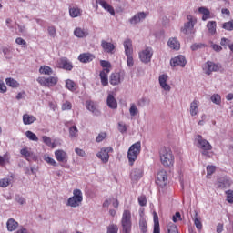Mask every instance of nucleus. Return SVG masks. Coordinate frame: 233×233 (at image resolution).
I'll return each instance as SVG.
<instances>
[{
    "instance_id": "obj_1",
    "label": "nucleus",
    "mask_w": 233,
    "mask_h": 233,
    "mask_svg": "<svg viewBox=\"0 0 233 233\" xmlns=\"http://www.w3.org/2000/svg\"><path fill=\"white\" fill-rule=\"evenodd\" d=\"M159 158L161 165L166 168H172L174 167V163L176 162V158L174 157V153H172V149L170 147H163L159 151Z\"/></svg>"
},
{
    "instance_id": "obj_2",
    "label": "nucleus",
    "mask_w": 233,
    "mask_h": 233,
    "mask_svg": "<svg viewBox=\"0 0 233 233\" xmlns=\"http://www.w3.org/2000/svg\"><path fill=\"white\" fill-rule=\"evenodd\" d=\"M195 143L198 148H200L202 156L205 157H211L210 150H212V145L207 139L203 138V136L197 135Z\"/></svg>"
},
{
    "instance_id": "obj_3",
    "label": "nucleus",
    "mask_w": 233,
    "mask_h": 233,
    "mask_svg": "<svg viewBox=\"0 0 233 233\" xmlns=\"http://www.w3.org/2000/svg\"><path fill=\"white\" fill-rule=\"evenodd\" d=\"M120 225L122 227V233H132V211L130 209L123 211Z\"/></svg>"
},
{
    "instance_id": "obj_4",
    "label": "nucleus",
    "mask_w": 233,
    "mask_h": 233,
    "mask_svg": "<svg viewBox=\"0 0 233 233\" xmlns=\"http://www.w3.org/2000/svg\"><path fill=\"white\" fill-rule=\"evenodd\" d=\"M139 154H141V142L138 141L133 144L127 152V159L131 167L136 163V159H137V156H139Z\"/></svg>"
},
{
    "instance_id": "obj_5",
    "label": "nucleus",
    "mask_w": 233,
    "mask_h": 233,
    "mask_svg": "<svg viewBox=\"0 0 233 233\" xmlns=\"http://www.w3.org/2000/svg\"><path fill=\"white\" fill-rule=\"evenodd\" d=\"M83 203V192L80 189H74L73 197H70L67 200V207L76 208L81 206Z\"/></svg>"
},
{
    "instance_id": "obj_6",
    "label": "nucleus",
    "mask_w": 233,
    "mask_h": 233,
    "mask_svg": "<svg viewBox=\"0 0 233 233\" xmlns=\"http://www.w3.org/2000/svg\"><path fill=\"white\" fill-rule=\"evenodd\" d=\"M36 81H37V83H39V85H41V86L52 88V87L56 86V85H57V83H59V77H57V76H48V77L39 76L36 79Z\"/></svg>"
},
{
    "instance_id": "obj_7",
    "label": "nucleus",
    "mask_w": 233,
    "mask_h": 233,
    "mask_svg": "<svg viewBox=\"0 0 233 233\" xmlns=\"http://www.w3.org/2000/svg\"><path fill=\"white\" fill-rule=\"evenodd\" d=\"M124 48H125V54L127 56V66H134V57L132 56V54L134 53V49L132 48V40L126 39L124 41Z\"/></svg>"
},
{
    "instance_id": "obj_8",
    "label": "nucleus",
    "mask_w": 233,
    "mask_h": 233,
    "mask_svg": "<svg viewBox=\"0 0 233 233\" xmlns=\"http://www.w3.org/2000/svg\"><path fill=\"white\" fill-rule=\"evenodd\" d=\"M187 22L184 24V27L181 28V32L187 35L194 32V25L198 23V20L191 15H187Z\"/></svg>"
},
{
    "instance_id": "obj_9",
    "label": "nucleus",
    "mask_w": 233,
    "mask_h": 233,
    "mask_svg": "<svg viewBox=\"0 0 233 233\" xmlns=\"http://www.w3.org/2000/svg\"><path fill=\"white\" fill-rule=\"evenodd\" d=\"M125 81V72L120 71L118 73H112L109 76V83L113 86H117L121 85V82Z\"/></svg>"
},
{
    "instance_id": "obj_10",
    "label": "nucleus",
    "mask_w": 233,
    "mask_h": 233,
    "mask_svg": "<svg viewBox=\"0 0 233 233\" xmlns=\"http://www.w3.org/2000/svg\"><path fill=\"white\" fill-rule=\"evenodd\" d=\"M112 152H114L112 147H104L96 154V157L98 159H101L102 163H108Z\"/></svg>"
},
{
    "instance_id": "obj_11",
    "label": "nucleus",
    "mask_w": 233,
    "mask_h": 233,
    "mask_svg": "<svg viewBox=\"0 0 233 233\" xmlns=\"http://www.w3.org/2000/svg\"><path fill=\"white\" fill-rule=\"evenodd\" d=\"M221 68V66L219 64H216L211 61H208L205 63L203 66V70L207 76H210L212 72H219V69Z\"/></svg>"
},
{
    "instance_id": "obj_12",
    "label": "nucleus",
    "mask_w": 233,
    "mask_h": 233,
    "mask_svg": "<svg viewBox=\"0 0 233 233\" xmlns=\"http://www.w3.org/2000/svg\"><path fill=\"white\" fill-rule=\"evenodd\" d=\"M168 184V174L165 170H160L157 175V185L160 188H165Z\"/></svg>"
},
{
    "instance_id": "obj_13",
    "label": "nucleus",
    "mask_w": 233,
    "mask_h": 233,
    "mask_svg": "<svg viewBox=\"0 0 233 233\" xmlns=\"http://www.w3.org/2000/svg\"><path fill=\"white\" fill-rule=\"evenodd\" d=\"M152 56H154L152 47H147L145 50H142L139 53V59L142 61V63H150L152 60Z\"/></svg>"
},
{
    "instance_id": "obj_14",
    "label": "nucleus",
    "mask_w": 233,
    "mask_h": 233,
    "mask_svg": "<svg viewBox=\"0 0 233 233\" xmlns=\"http://www.w3.org/2000/svg\"><path fill=\"white\" fill-rule=\"evenodd\" d=\"M57 67L62 68L63 70L70 71L72 68H74V66L72 65V62L68 61V58L64 57L58 60Z\"/></svg>"
},
{
    "instance_id": "obj_15",
    "label": "nucleus",
    "mask_w": 233,
    "mask_h": 233,
    "mask_svg": "<svg viewBox=\"0 0 233 233\" xmlns=\"http://www.w3.org/2000/svg\"><path fill=\"white\" fill-rule=\"evenodd\" d=\"M55 157L58 163H67L68 162V154L65 150L57 149L55 151Z\"/></svg>"
},
{
    "instance_id": "obj_16",
    "label": "nucleus",
    "mask_w": 233,
    "mask_h": 233,
    "mask_svg": "<svg viewBox=\"0 0 233 233\" xmlns=\"http://www.w3.org/2000/svg\"><path fill=\"white\" fill-rule=\"evenodd\" d=\"M170 65L171 66H181L183 68L187 65V59L183 56H177L170 60Z\"/></svg>"
},
{
    "instance_id": "obj_17",
    "label": "nucleus",
    "mask_w": 233,
    "mask_h": 233,
    "mask_svg": "<svg viewBox=\"0 0 233 233\" xmlns=\"http://www.w3.org/2000/svg\"><path fill=\"white\" fill-rule=\"evenodd\" d=\"M96 59V56L92 53H82L78 56L80 63H90Z\"/></svg>"
},
{
    "instance_id": "obj_18",
    "label": "nucleus",
    "mask_w": 233,
    "mask_h": 233,
    "mask_svg": "<svg viewBox=\"0 0 233 233\" xmlns=\"http://www.w3.org/2000/svg\"><path fill=\"white\" fill-rule=\"evenodd\" d=\"M101 46L106 54H114V50L116 49V46L114 44L107 42L106 40L101 41Z\"/></svg>"
},
{
    "instance_id": "obj_19",
    "label": "nucleus",
    "mask_w": 233,
    "mask_h": 233,
    "mask_svg": "<svg viewBox=\"0 0 233 233\" xmlns=\"http://www.w3.org/2000/svg\"><path fill=\"white\" fill-rule=\"evenodd\" d=\"M189 113L192 117L199 114V100L195 99L190 103Z\"/></svg>"
},
{
    "instance_id": "obj_20",
    "label": "nucleus",
    "mask_w": 233,
    "mask_h": 233,
    "mask_svg": "<svg viewBox=\"0 0 233 233\" xmlns=\"http://www.w3.org/2000/svg\"><path fill=\"white\" fill-rule=\"evenodd\" d=\"M167 80H168V76L167 75H161L158 78L161 88H163V90H166V92H170L171 87H170V85L167 83Z\"/></svg>"
},
{
    "instance_id": "obj_21",
    "label": "nucleus",
    "mask_w": 233,
    "mask_h": 233,
    "mask_svg": "<svg viewBox=\"0 0 233 233\" xmlns=\"http://www.w3.org/2000/svg\"><path fill=\"white\" fill-rule=\"evenodd\" d=\"M108 74H110V69H103L100 74V81L102 86H108Z\"/></svg>"
},
{
    "instance_id": "obj_22",
    "label": "nucleus",
    "mask_w": 233,
    "mask_h": 233,
    "mask_svg": "<svg viewBox=\"0 0 233 233\" xmlns=\"http://www.w3.org/2000/svg\"><path fill=\"white\" fill-rule=\"evenodd\" d=\"M147 17V13L145 12H140L137 15H135L130 20V24L131 25H137V23H141V21H143V19H145Z\"/></svg>"
},
{
    "instance_id": "obj_23",
    "label": "nucleus",
    "mask_w": 233,
    "mask_h": 233,
    "mask_svg": "<svg viewBox=\"0 0 233 233\" xmlns=\"http://www.w3.org/2000/svg\"><path fill=\"white\" fill-rule=\"evenodd\" d=\"M96 3H98L102 6V8H104V10L109 12L111 15H116V11L114 10V7H112V5H110V4H108L106 1L98 0L96 1Z\"/></svg>"
},
{
    "instance_id": "obj_24",
    "label": "nucleus",
    "mask_w": 233,
    "mask_h": 233,
    "mask_svg": "<svg viewBox=\"0 0 233 233\" xmlns=\"http://www.w3.org/2000/svg\"><path fill=\"white\" fill-rule=\"evenodd\" d=\"M74 35H76V37H78L80 39H83L85 37H88V29H84L81 27H76L74 30Z\"/></svg>"
},
{
    "instance_id": "obj_25",
    "label": "nucleus",
    "mask_w": 233,
    "mask_h": 233,
    "mask_svg": "<svg viewBox=\"0 0 233 233\" xmlns=\"http://www.w3.org/2000/svg\"><path fill=\"white\" fill-rule=\"evenodd\" d=\"M207 28L208 30V33L211 35H216L217 28H218V23L216 21H209L207 24Z\"/></svg>"
},
{
    "instance_id": "obj_26",
    "label": "nucleus",
    "mask_w": 233,
    "mask_h": 233,
    "mask_svg": "<svg viewBox=\"0 0 233 233\" xmlns=\"http://www.w3.org/2000/svg\"><path fill=\"white\" fill-rule=\"evenodd\" d=\"M37 118L33 115L25 114L23 116V123L24 125H32V123H35Z\"/></svg>"
},
{
    "instance_id": "obj_27",
    "label": "nucleus",
    "mask_w": 233,
    "mask_h": 233,
    "mask_svg": "<svg viewBox=\"0 0 233 233\" xmlns=\"http://www.w3.org/2000/svg\"><path fill=\"white\" fill-rule=\"evenodd\" d=\"M168 47L173 50H179L181 48V44L177 41V38H170L167 42Z\"/></svg>"
},
{
    "instance_id": "obj_28",
    "label": "nucleus",
    "mask_w": 233,
    "mask_h": 233,
    "mask_svg": "<svg viewBox=\"0 0 233 233\" xmlns=\"http://www.w3.org/2000/svg\"><path fill=\"white\" fill-rule=\"evenodd\" d=\"M39 74H41V76H52L54 74V70L48 66H41L39 68Z\"/></svg>"
},
{
    "instance_id": "obj_29",
    "label": "nucleus",
    "mask_w": 233,
    "mask_h": 233,
    "mask_svg": "<svg viewBox=\"0 0 233 233\" xmlns=\"http://www.w3.org/2000/svg\"><path fill=\"white\" fill-rule=\"evenodd\" d=\"M6 226L9 232H14V230L19 227V223H17V221H15L14 218H9L7 220Z\"/></svg>"
},
{
    "instance_id": "obj_30",
    "label": "nucleus",
    "mask_w": 233,
    "mask_h": 233,
    "mask_svg": "<svg viewBox=\"0 0 233 233\" xmlns=\"http://www.w3.org/2000/svg\"><path fill=\"white\" fill-rule=\"evenodd\" d=\"M107 106H109V108H117V100H116L114 95L112 94H109L107 96Z\"/></svg>"
},
{
    "instance_id": "obj_31",
    "label": "nucleus",
    "mask_w": 233,
    "mask_h": 233,
    "mask_svg": "<svg viewBox=\"0 0 233 233\" xmlns=\"http://www.w3.org/2000/svg\"><path fill=\"white\" fill-rule=\"evenodd\" d=\"M82 12L83 11L78 7H70L69 8L70 17H73V18L81 17Z\"/></svg>"
},
{
    "instance_id": "obj_32",
    "label": "nucleus",
    "mask_w": 233,
    "mask_h": 233,
    "mask_svg": "<svg viewBox=\"0 0 233 233\" xmlns=\"http://www.w3.org/2000/svg\"><path fill=\"white\" fill-rule=\"evenodd\" d=\"M199 14H202V21H207V19H210V10L206 7L198 8Z\"/></svg>"
},
{
    "instance_id": "obj_33",
    "label": "nucleus",
    "mask_w": 233,
    "mask_h": 233,
    "mask_svg": "<svg viewBox=\"0 0 233 233\" xmlns=\"http://www.w3.org/2000/svg\"><path fill=\"white\" fill-rule=\"evenodd\" d=\"M218 188H228L230 187V180L227 178H219L218 181Z\"/></svg>"
},
{
    "instance_id": "obj_34",
    "label": "nucleus",
    "mask_w": 233,
    "mask_h": 233,
    "mask_svg": "<svg viewBox=\"0 0 233 233\" xmlns=\"http://www.w3.org/2000/svg\"><path fill=\"white\" fill-rule=\"evenodd\" d=\"M5 83L11 88H19V82L12 77L6 78Z\"/></svg>"
},
{
    "instance_id": "obj_35",
    "label": "nucleus",
    "mask_w": 233,
    "mask_h": 233,
    "mask_svg": "<svg viewBox=\"0 0 233 233\" xmlns=\"http://www.w3.org/2000/svg\"><path fill=\"white\" fill-rule=\"evenodd\" d=\"M139 228L142 233L148 232V224L147 223V220H145V218L139 220Z\"/></svg>"
},
{
    "instance_id": "obj_36",
    "label": "nucleus",
    "mask_w": 233,
    "mask_h": 233,
    "mask_svg": "<svg viewBox=\"0 0 233 233\" xmlns=\"http://www.w3.org/2000/svg\"><path fill=\"white\" fill-rule=\"evenodd\" d=\"M194 225L198 228V230L203 229V223H201V218L198 216V213L195 214Z\"/></svg>"
},
{
    "instance_id": "obj_37",
    "label": "nucleus",
    "mask_w": 233,
    "mask_h": 233,
    "mask_svg": "<svg viewBox=\"0 0 233 233\" xmlns=\"http://www.w3.org/2000/svg\"><path fill=\"white\" fill-rule=\"evenodd\" d=\"M20 154L25 157V159H28V157H34V153L30 150H28V147H24L20 150Z\"/></svg>"
},
{
    "instance_id": "obj_38",
    "label": "nucleus",
    "mask_w": 233,
    "mask_h": 233,
    "mask_svg": "<svg viewBox=\"0 0 233 233\" xmlns=\"http://www.w3.org/2000/svg\"><path fill=\"white\" fill-rule=\"evenodd\" d=\"M222 28H223V30H226L227 32H232L233 31V20L223 23Z\"/></svg>"
},
{
    "instance_id": "obj_39",
    "label": "nucleus",
    "mask_w": 233,
    "mask_h": 233,
    "mask_svg": "<svg viewBox=\"0 0 233 233\" xmlns=\"http://www.w3.org/2000/svg\"><path fill=\"white\" fill-rule=\"evenodd\" d=\"M5 163H10V155L8 153L0 156V167H5Z\"/></svg>"
},
{
    "instance_id": "obj_40",
    "label": "nucleus",
    "mask_w": 233,
    "mask_h": 233,
    "mask_svg": "<svg viewBox=\"0 0 233 233\" xmlns=\"http://www.w3.org/2000/svg\"><path fill=\"white\" fill-rule=\"evenodd\" d=\"M129 113L132 117L139 114V109H137V106H136V104L130 105Z\"/></svg>"
},
{
    "instance_id": "obj_41",
    "label": "nucleus",
    "mask_w": 233,
    "mask_h": 233,
    "mask_svg": "<svg viewBox=\"0 0 233 233\" xmlns=\"http://www.w3.org/2000/svg\"><path fill=\"white\" fill-rule=\"evenodd\" d=\"M66 88H67V90H70L71 92H74V90H76V82L70 79L66 80Z\"/></svg>"
},
{
    "instance_id": "obj_42",
    "label": "nucleus",
    "mask_w": 233,
    "mask_h": 233,
    "mask_svg": "<svg viewBox=\"0 0 233 233\" xmlns=\"http://www.w3.org/2000/svg\"><path fill=\"white\" fill-rule=\"evenodd\" d=\"M25 136H26L27 138L30 139V141H39V137H37V135H35L32 131H26Z\"/></svg>"
},
{
    "instance_id": "obj_43",
    "label": "nucleus",
    "mask_w": 233,
    "mask_h": 233,
    "mask_svg": "<svg viewBox=\"0 0 233 233\" xmlns=\"http://www.w3.org/2000/svg\"><path fill=\"white\" fill-rule=\"evenodd\" d=\"M119 232V227L116 224H110L107 227V233H118Z\"/></svg>"
},
{
    "instance_id": "obj_44",
    "label": "nucleus",
    "mask_w": 233,
    "mask_h": 233,
    "mask_svg": "<svg viewBox=\"0 0 233 233\" xmlns=\"http://www.w3.org/2000/svg\"><path fill=\"white\" fill-rule=\"evenodd\" d=\"M78 130H77V127L73 126L69 128V136L70 137H77L78 136Z\"/></svg>"
},
{
    "instance_id": "obj_45",
    "label": "nucleus",
    "mask_w": 233,
    "mask_h": 233,
    "mask_svg": "<svg viewBox=\"0 0 233 233\" xmlns=\"http://www.w3.org/2000/svg\"><path fill=\"white\" fill-rule=\"evenodd\" d=\"M216 172V166H208L207 167V178L210 179V176Z\"/></svg>"
},
{
    "instance_id": "obj_46",
    "label": "nucleus",
    "mask_w": 233,
    "mask_h": 233,
    "mask_svg": "<svg viewBox=\"0 0 233 233\" xmlns=\"http://www.w3.org/2000/svg\"><path fill=\"white\" fill-rule=\"evenodd\" d=\"M211 101H212V103H215V105H220L221 104V96H219L218 94H214L211 96Z\"/></svg>"
},
{
    "instance_id": "obj_47",
    "label": "nucleus",
    "mask_w": 233,
    "mask_h": 233,
    "mask_svg": "<svg viewBox=\"0 0 233 233\" xmlns=\"http://www.w3.org/2000/svg\"><path fill=\"white\" fill-rule=\"evenodd\" d=\"M100 65L102 66V68H104V70H109L112 68V65L110 64V62L106 61V60H101L100 61Z\"/></svg>"
},
{
    "instance_id": "obj_48",
    "label": "nucleus",
    "mask_w": 233,
    "mask_h": 233,
    "mask_svg": "<svg viewBox=\"0 0 233 233\" xmlns=\"http://www.w3.org/2000/svg\"><path fill=\"white\" fill-rule=\"evenodd\" d=\"M86 107L90 112H96V105H94V102H92V101H86Z\"/></svg>"
},
{
    "instance_id": "obj_49",
    "label": "nucleus",
    "mask_w": 233,
    "mask_h": 233,
    "mask_svg": "<svg viewBox=\"0 0 233 233\" xmlns=\"http://www.w3.org/2000/svg\"><path fill=\"white\" fill-rule=\"evenodd\" d=\"M62 110H72V103H70V101L66 100L63 104H62Z\"/></svg>"
},
{
    "instance_id": "obj_50",
    "label": "nucleus",
    "mask_w": 233,
    "mask_h": 233,
    "mask_svg": "<svg viewBox=\"0 0 233 233\" xmlns=\"http://www.w3.org/2000/svg\"><path fill=\"white\" fill-rule=\"evenodd\" d=\"M45 161L52 167H57V162H56V160L50 157H45Z\"/></svg>"
},
{
    "instance_id": "obj_51",
    "label": "nucleus",
    "mask_w": 233,
    "mask_h": 233,
    "mask_svg": "<svg viewBox=\"0 0 233 233\" xmlns=\"http://www.w3.org/2000/svg\"><path fill=\"white\" fill-rule=\"evenodd\" d=\"M138 203L140 207H147V197L145 195L138 197Z\"/></svg>"
},
{
    "instance_id": "obj_52",
    "label": "nucleus",
    "mask_w": 233,
    "mask_h": 233,
    "mask_svg": "<svg viewBox=\"0 0 233 233\" xmlns=\"http://www.w3.org/2000/svg\"><path fill=\"white\" fill-rule=\"evenodd\" d=\"M226 195L228 203H233V190H227Z\"/></svg>"
},
{
    "instance_id": "obj_53",
    "label": "nucleus",
    "mask_w": 233,
    "mask_h": 233,
    "mask_svg": "<svg viewBox=\"0 0 233 233\" xmlns=\"http://www.w3.org/2000/svg\"><path fill=\"white\" fill-rule=\"evenodd\" d=\"M10 185V179L9 178H3L0 180V187L2 188H6Z\"/></svg>"
},
{
    "instance_id": "obj_54",
    "label": "nucleus",
    "mask_w": 233,
    "mask_h": 233,
    "mask_svg": "<svg viewBox=\"0 0 233 233\" xmlns=\"http://www.w3.org/2000/svg\"><path fill=\"white\" fill-rule=\"evenodd\" d=\"M138 174H139V170H137V169L133 170L130 174L131 179H135V180L139 179V177H141V176Z\"/></svg>"
},
{
    "instance_id": "obj_55",
    "label": "nucleus",
    "mask_w": 233,
    "mask_h": 233,
    "mask_svg": "<svg viewBox=\"0 0 233 233\" xmlns=\"http://www.w3.org/2000/svg\"><path fill=\"white\" fill-rule=\"evenodd\" d=\"M42 141L43 143H45V145H46L47 147L52 146V138H50L47 136H44L42 137Z\"/></svg>"
},
{
    "instance_id": "obj_56",
    "label": "nucleus",
    "mask_w": 233,
    "mask_h": 233,
    "mask_svg": "<svg viewBox=\"0 0 233 233\" xmlns=\"http://www.w3.org/2000/svg\"><path fill=\"white\" fill-rule=\"evenodd\" d=\"M106 138V133L102 132L96 137V143H101V141H103Z\"/></svg>"
},
{
    "instance_id": "obj_57",
    "label": "nucleus",
    "mask_w": 233,
    "mask_h": 233,
    "mask_svg": "<svg viewBox=\"0 0 233 233\" xmlns=\"http://www.w3.org/2000/svg\"><path fill=\"white\" fill-rule=\"evenodd\" d=\"M205 46H207L205 44H193L191 46V50L196 51V50H199V48H205Z\"/></svg>"
},
{
    "instance_id": "obj_58",
    "label": "nucleus",
    "mask_w": 233,
    "mask_h": 233,
    "mask_svg": "<svg viewBox=\"0 0 233 233\" xmlns=\"http://www.w3.org/2000/svg\"><path fill=\"white\" fill-rule=\"evenodd\" d=\"M118 130L121 132V134H125V132H127V125H125L123 122H119Z\"/></svg>"
},
{
    "instance_id": "obj_59",
    "label": "nucleus",
    "mask_w": 233,
    "mask_h": 233,
    "mask_svg": "<svg viewBox=\"0 0 233 233\" xmlns=\"http://www.w3.org/2000/svg\"><path fill=\"white\" fill-rule=\"evenodd\" d=\"M47 32H48V34H49V35H50L51 37H56V27H54V26H49V27L47 28Z\"/></svg>"
},
{
    "instance_id": "obj_60",
    "label": "nucleus",
    "mask_w": 233,
    "mask_h": 233,
    "mask_svg": "<svg viewBox=\"0 0 233 233\" xmlns=\"http://www.w3.org/2000/svg\"><path fill=\"white\" fill-rule=\"evenodd\" d=\"M153 219H154V228H159V217L155 213L154 214V217H153Z\"/></svg>"
},
{
    "instance_id": "obj_61",
    "label": "nucleus",
    "mask_w": 233,
    "mask_h": 233,
    "mask_svg": "<svg viewBox=\"0 0 233 233\" xmlns=\"http://www.w3.org/2000/svg\"><path fill=\"white\" fill-rule=\"evenodd\" d=\"M15 200L17 201V203H19V205H25V203H26V200L25 199V198L19 195L15 196Z\"/></svg>"
},
{
    "instance_id": "obj_62",
    "label": "nucleus",
    "mask_w": 233,
    "mask_h": 233,
    "mask_svg": "<svg viewBox=\"0 0 233 233\" xmlns=\"http://www.w3.org/2000/svg\"><path fill=\"white\" fill-rule=\"evenodd\" d=\"M174 223H177V221H181V213L176 212V214L172 218Z\"/></svg>"
},
{
    "instance_id": "obj_63",
    "label": "nucleus",
    "mask_w": 233,
    "mask_h": 233,
    "mask_svg": "<svg viewBox=\"0 0 233 233\" xmlns=\"http://www.w3.org/2000/svg\"><path fill=\"white\" fill-rule=\"evenodd\" d=\"M6 90V85H5V82H3V80H0V93L5 94Z\"/></svg>"
},
{
    "instance_id": "obj_64",
    "label": "nucleus",
    "mask_w": 233,
    "mask_h": 233,
    "mask_svg": "<svg viewBox=\"0 0 233 233\" xmlns=\"http://www.w3.org/2000/svg\"><path fill=\"white\" fill-rule=\"evenodd\" d=\"M220 45L221 46H229L230 44V41L227 38H222L221 41H220Z\"/></svg>"
}]
</instances>
